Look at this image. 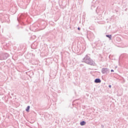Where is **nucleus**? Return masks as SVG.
I'll use <instances>...</instances> for the list:
<instances>
[{
    "mask_svg": "<svg viewBox=\"0 0 128 128\" xmlns=\"http://www.w3.org/2000/svg\"><path fill=\"white\" fill-rule=\"evenodd\" d=\"M98 8H97L96 10V12H98Z\"/></svg>",
    "mask_w": 128,
    "mask_h": 128,
    "instance_id": "obj_10",
    "label": "nucleus"
},
{
    "mask_svg": "<svg viewBox=\"0 0 128 128\" xmlns=\"http://www.w3.org/2000/svg\"><path fill=\"white\" fill-rule=\"evenodd\" d=\"M30 106H28L26 110V112H30Z\"/></svg>",
    "mask_w": 128,
    "mask_h": 128,
    "instance_id": "obj_8",
    "label": "nucleus"
},
{
    "mask_svg": "<svg viewBox=\"0 0 128 128\" xmlns=\"http://www.w3.org/2000/svg\"><path fill=\"white\" fill-rule=\"evenodd\" d=\"M108 88H112V85H109Z\"/></svg>",
    "mask_w": 128,
    "mask_h": 128,
    "instance_id": "obj_11",
    "label": "nucleus"
},
{
    "mask_svg": "<svg viewBox=\"0 0 128 128\" xmlns=\"http://www.w3.org/2000/svg\"><path fill=\"white\" fill-rule=\"evenodd\" d=\"M24 18V14H22L20 16V18H18V22H20V20H22Z\"/></svg>",
    "mask_w": 128,
    "mask_h": 128,
    "instance_id": "obj_5",
    "label": "nucleus"
},
{
    "mask_svg": "<svg viewBox=\"0 0 128 128\" xmlns=\"http://www.w3.org/2000/svg\"><path fill=\"white\" fill-rule=\"evenodd\" d=\"M102 72L104 74H108L110 72V69L108 68H102Z\"/></svg>",
    "mask_w": 128,
    "mask_h": 128,
    "instance_id": "obj_3",
    "label": "nucleus"
},
{
    "mask_svg": "<svg viewBox=\"0 0 128 128\" xmlns=\"http://www.w3.org/2000/svg\"><path fill=\"white\" fill-rule=\"evenodd\" d=\"M94 82L96 84H100V82H102V80L100 78H96L94 80Z\"/></svg>",
    "mask_w": 128,
    "mask_h": 128,
    "instance_id": "obj_4",
    "label": "nucleus"
},
{
    "mask_svg": "<svg viewBox=\"0 0 128 128\" xmlns=\"http://www.w3.org/2000/svg\"><path fill=\"white\" fill-rule=\"evenodd\" d=\"M106 38H108L110 40H112V35L111 34H108L106 35Z\"/></svg>",
    "mask_w": 128,
    "mask_h": 128,
    "instance_id": "obj_7",
    "label": "nucleus"
},
{
    "mask_svg": "<svg viewBox=\"0 0 128 128\" xmlns=\"http://www.w3.org/2000/svg\"><path fill=\"white\" fill-rule=\"evenodd\" d=\"M111 72H114V70H111Z\"/></svg>",
    "mask_w": 128,
    "mask_h": 128,
    "instance_id": "obj_13",
    "label": "nucleus"
},
{
    "mask_svg": "<svg viewBox=\"0 0 128 128\" xmlns=\"http://www.w3.org/2000/svg\"><path fill=\"white\" fill-rule=\"evenodd\" d=\"M86 122L84 121H82L80 122V126H84L86 124Z\"/></svg>",
    "mask_w": 128,
    "mask_h": 128,
    "instance_id": "obj_6",
    "label": "nucleus"
},
{
    "mask_svg": "<svg viewBox=\"0 0 128 128\" xmlns=\"http://www.w3.org/2000/svg\"><path fill=\"white\" fill-rule=\"evenodd\" d=\"M78 30H80V27H78Z\"/></svg>",
    "mask_w": 128,
    "mask_h": 128,
    "instance_id": "obj_9",
    "label": "nucleus"
},
{
    "mask_svg": "<svg viewBox=\"0 0 128 128\" xmlns=\"http://www.w3.org/2000/svg\"><path fill=\"white\" fill-rule=\"evenodd\" d=\"M10 56L8 54H0V60H6Z\"/></svg>",
    "mask_w": 128,
    "mask_h": 128,
    "instance_id": "obj_2",
    "label": "nucleus"
},
{
    "mask_svg": "<svg viewBox=\"0 0 128 128\" xmlns=\"http://www.w3.org/2000/svg\"><path fill=\"white\" fill-rule=\"evenodd\" d=\"M83 62L90 64V66H94V62L90 58V56L86 55V56L83 58Z\"/></svg>",
    "mask_w": 128,
    "mask_h": 128,
    "instance_id": "obj_1",
    "label": "nucleus"
},
{
    "mask_svg": "<svg viewBox=\"0 0 128 128\" xmlns=\"http://www.w3.org/2000/svg\"><path fill=\"white\" fill-rule=\"evenodd\" d=\"M94 6H92L91 8L92 9V8H94Z\"/></svg>",
    "mask_w": 128,
    "mask_h": 128,
    "instance_id": "obj_14",
    "label": "nucleus"
},
{
    "mask_svg": "<svg viewBox=\"0 0 128 128\" xmlns=\"http://www.w3.org/2000/svg\"><path fill=\"white\" fill-rule=\"evenodd\" d=\"M13 14H16V10L13 11Z\"/></svg>",
    "mask_w": 128,
    "mask_h": 128,
    "instance_id": "obj_12",
    "label": "nucleus"
}]
</instances>
